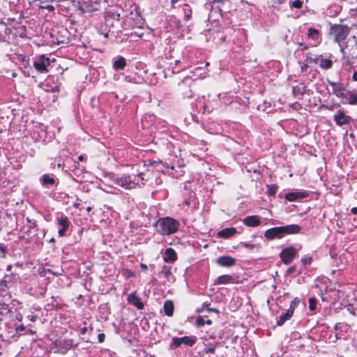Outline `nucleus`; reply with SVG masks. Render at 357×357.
<instances>
[{
    "instance_id": "473e14b6",
    "label": "nucleus",
    "mask_w": 357,
    "mask_h": 357,
    "mask_svg": "<svg viewBox=\"0 0 357 357\" xmlns=\"http://www.w3.org/2000/svg\"><path fill=\"white\" fill-rule=\"evenodd\" d=\"M277 187L275 185H269V196L274 195L276 193Z\"/></svg>"
},
{
    "instance_id": "5fc2aeb1",
    "label": "nucleus",
    "mask_w": 357,
    "mask_h": 357,
    "mask_svg": "<svg viewBox=\"0 0 357 357\" xmlns=\"http://www.w3.org/2000/svg\"><path fill=\"white\" fill-rule=\"evenodd\" d=\"M179 0H172V3H177Z\"/></svg>"
},
{
    "instance_id": "ea45409f",
    "label": "nucleus",
    "mask_w": 357,
    "mask_h": 357,
    "mask_svg": "<svg viewBox=\"0 0 357 357\" xmlns=\"http://www.w3.org/2000/svg\"><path fill=\"white\" fill-rule=\"evenodd\" d=\"M215 352V349L213 348V347H210V348H208L206 350V354H208V353H214Z\"/></svg>"
},
{
    "instance_id": "1a4fd4ad",
    "label": "nucleus",
    "mask_w": 357,
    "mask_h": 357,
    "mask_svg": "<svg viewBox=\"0 0 357 357\" xmlns=\"http://www.w3.org/2000/svg\"><path fill=\"white\" fill-rule=\"evenodd\" d=\"M328 84L332 87V93L340 98H345L344 89L340 82L328 81Z\"/></svg>"
},
{
    "instance_id": "c9c22d12",
    "label": "nucleus",
    "mask_w": 357,
    "mask_h": 357,
    "mask_svg": "<svg viewBox=\"0 0 357 357\" xmlns=\"http://www.w3.org/2000/svg\"><path fill=\"white\" fill-rule=\"evenodd\" d=\"M340 47V52L342 54L343 56L345 55V46L342 45V43H340V45H338Z\"/></svg>"
},
{
    "instance_id": "49530a36",
    "label": "nucleus",
    "mask_w": 357,
    "mask_h": 357,
    "mask_svg": "<svg viewBox=\"0 0 357 357\" xmlns=\"http://www.w3.org/2000/svg\"><path fill=\"white\" fill-rule=\"evenodd\" d=\"M215 2L220 3H224L227 0H213Z\"/></svg>"
},
{
    "instance_id": "412c9836",
    "label": "nucleus",
    "mask_w": 357,
    "mask_h": 357,
    "mask_svg": "<svg viewBox=\"0 0 357 357\" xmlns=\"http://www.w3.org/2000/svg\"><path fill=\"white\" fill-rule=\"evenodd\" d=\"M293 316V314L289 312L288 310L282 314H281L278 321H277V325L278 326H282L287 320L290 319L291 317Z\"/></svg>"
},
{
    "instance_id": "4c0bfd02",
    "label": "nucleus",
    "mask_w": 357,
    "mask_h": 357,
    "mask_svg": "<svg viewBox=\"0 0 357 357\" xmlns=\"http://www.w3.org/2000/svg\"><path fill=\"white\" fill-rule=\"evenodd\" d=\"M295 266H291L289 267L287 270V274H291L293 273L294 271H295Z\"/></svg>"
},
{
    "instance_id": "0eeeda50",
    "label": "nucleus",
    "mask_w": 357,
    "mask_h": 357,
    "mask_svg": "<svg viewBox=\"0 0 357 357\" xmlns=\"http://www.w3.org/2000/svg\"><path fill=\"white\" fill-rule=\"evenodd\" d=\"M351 119V116L347 115L343 109L338 110L333 116V120L338 126L349 125Z\"/></svg>"
},
{
    "instance_id": "f03ea898",
    "label": "nucleus",
    "mask_w": 357,
    "mask_h": 357,
    "mask_svg": "<svg viewBox=\"0 0 357 357\" xmlns=\"http://www.w3.org/2000/svg\"><path fill=\"white\" fill-rule=\"evenodd\" d=\"M301 230V227L298 225H289L283 227H277L269 229L270 238H281L287 234H298Z\"/></svg>"
},
{
    "instance_id": "9d476101",
    "label": "nucleus",
    "mask_w": 357,
    "mask_h": 357,
    "mask_svg": "<svg viewBox=\"0 0 357 357\" xmlns=\"http://www.w3.org/2000/svg\"><path fill=\"white\" fill-rule=\"evenodd\" d=\"M57 223L61 227V229H59L58 234L59 236L62 237L65 236V233L69 227V221L66 216H61L57 218Z\"/></svg>"
},
{
    "instance_id": "7c9ffc66",
    "label": "nucleus",
    "mask_w": 357,
    "mask_h": 357,
    "mask_svg": "<svg viewBox=\"0 0 357 357\" xmlns=\"http://www.w3.org/2000/svg\"><path fill=\"white\" fill-rule=\"evenodd\" d=\"M312 257H308L303 258L301 259V262L303 264V266H306V265L310 264L312 263Z\"/></svg>"
},
{
    "instance_id": "2eb2a0df",
    "label": "nucleus",
    "mask_w": 357,
    "mask_h": 357,
    "mask_svg": "<svg viewBox=\"0 0 357 357\" xmlns=\"http://www.w3.org/2000/svg\"><path fill=\"white\" fill-rule=\"evenodd\" d=\"M235 259L229 256L220 257L217 259V263L222 266H231L235 264Z\"/></svg>"
},
{
    "instance_id": "b1692460",
    "label": "nucleus",
    "mask_w": 357,
    "mask_h": 357,
    "mask_svg": "<svg viewBox=\"0 0 357 357\" xmlns=\"http://www.w3.org/2000/svg\"><path fill=\"white\" fill-rule=\"evenodd\" d=\"M232 280H233V278H232V277L231 275H224L220 276L217 279V283H218V284H228V283L231 282Z\"/></svg>"
},
{
    "instance_id": "6ab92c4d",
    "label": "nucleus",
    "mask_w": 357,
    "mask_h": 357,
    "mask_svg": "<svg viewBox=\"0 0 357 357\" xmlns=\"http://www.w3.org/2000/svg\"><path fill=\"white\" fill-rule=\"evenodd\" d=\"M174 310V303L172 301H167L165 302L164 310H165L166 315H167L169 317L172 316Z\"/></svg>"
},
{
    "instance_id": "c85d7f7f",
    "label": "nucleus",
    "mask_w": 357,
    "mask_h": 357,
    "mask_svg": "<svg viewBox=\"0 0 357 357\" xmlns=\"http://www.w3.org/2000/svg\"><path fill=\"white\" fill-rule=\"evenodd\" d=\"M206 319L202 316H199L196 319V325L197 327H202L206 324Z\"/></svg>"
},
{
    "instance_id": "3c124183",
    "label": "nucleus",
    "mask_w": 357,
    "mask_h": 357,
    "mask_svg": "<svg viewBox=\"0 0 357 357\" xmlns=\"http://www.w3.org/2000/svg\"><path fill=\"white\" fill-rule=\"evenodd\" d=\"M86 328H83L82 329L81 333H82V334H84V333H86Z\"/></svg>"
},
{
    "instance_id": "a18cd8bd",
    "label": "nucleus",
    "mask_w": 357,
    "mask_h": 357,
    "mask_svg": "<svg viewBox=\"0 0 357 357\" xmlns=\"http://www.w3.org/2000/svg\"><path fill=\"white\" fill-rule=\"evenodd\" d=\"M155 183H156L157 185L160 184L162 183V179L160 178H157L155 179Z\"/></svg>"
},
{
    "instance_id": "f8f14e48",
    "label": "nucleus",
    "mask_w": 357,
    "mask_h": 357,
    "mask_svg": "<svg viewBox=\"0 0 357 357\" xmlns=\"http://www.w3.org/2000/svg\"><path fill=\"white\" fill-rule=\"evenodd\" d=\"M195 342V340L188 336L183 337H174L173 339V344L175 347H179L181 344H185L188 346H192Z\"/></svg>"
},
{
    "instance_id": "9b49d317",
    "label": "nucleus",
    "mask_w": 357,
    "mask_h": 357,
    "mask_svg": "<svg viewBox=\"0 0 357 357\" xmlns=\"http://www.w3.org/2000/svg\"><path fill=\"white\" fill-rule=\"evenodd\" d=\"M128 302L135 307H136L138 310H142L144 308V303L142 302L141 298L136 294L135 292L130 294L128 296Z\"/></svg>"
},
{
    "instance_id": "13d9d810",
    "label": "nucleus",
    "mask_w": 357,
    "mask_h": 357,
    "mask_svg": "<svg viewBox=\"0 0 357 357\" xmlns=\"http://www.w3.org/2000/svg\"><path fill=\"white\" fill-rule=\"evenodd\" d=\"M86 210H87V211L89 212L91 210V207H88Z\"/></svg>"
},
{
    "instance_id": "6e6d98bb",
    "label": "nucleus",
    "mask_w": 357,
    "mask_h": 357,
    "mask_svg": "<svg viewBox=\"0 0 357 357\" xmlns=\"http://www.w3.org/2000/svg\"><path fill=\"white\" fill-rule=\"evenodd\" d=\"M11 269V265L7 266V271H10Z\"/></svg>"
},
{
    "instance_id": "e433bc0d",
    "label": "nucleus",
    "mask_w": 357,
    "mask_h": 357,
    "mask_svg": "<svg viewBox=\"0 0 357 357\" xmlns=\"http://www.w3.org/2000/svg\"><path fill=\"white\" fill-rule=\"evenodd\" d=\"M27 319L31 321H36L38 319V317L35 315H29Z\"/></svg>"
},
{
    "instance_id": "58836bf2",
    "label": "nucleus",
    "mask_w": 357,
    "mask_h": 357,
    "mask_svg": "<svg viewBox=\"0 0 357 357\" xmlns=\"http://www.w3.org/2000/svg\"><path fill=\"white\" fill-rule=\"evenodd\" d=\"M352 79L354 82H357V70H354L353 75H352Z\"/></svg>"
},
{
    "instance_id": "a19ab883",
    "label": "nucleus",
    "mask_w": 357,
    "mask_h": 357,
    "mask_svg": "<svg viewBox=\"0 0 357 357\" xmlns=\"http://www.w3.org/2000/svg\"><path fill=\"white\" fill-rule=\"evenodd\" d=\"M274 4H282L284 2V0H273Z\"/></svg>"
},
{
    "instance_id": "4468645a",
    "label": "nucleus",
    "mask_w": 357,
    "mask_h": 357,
    "mask_svg": "<svg viewBox=\"0 0 357 357\" xmlns=\"http://www.w3.org/2000/svg\"><path fill=\"white\" fill-rule=\"evenodd\" d=\"M243 222L245 225L248 227H256L260 224L261 220L260 218L257 215H251L245 218Z\"/></svg>"
},
{
    "instance_id": "864d4df0",
    "label": "nucleus",
    "mask_w": 357,
    "mask_h": 357,
    "mask_svg": "<svg viewBox=\"0 0 357 357\" xmlns=\"http://www.w3.org/2000/svg\"><path fill=\"white\" fill-rule=\"evenodd\" d=\"M78 159H79V160H83L84 156L83 155H79Z\"/></svg>"
},
{
    "instance_id": "f704fd0d",
    "label": "nucleus",
    "mask_w": 357,
    "mask_h": 357,
    "mask_svg": "<svg viewBox=\"0 0 357 357\" xmlns=\"http://www.w3.org/2000/svg\"><path fill=\"white\" fill-rule=\"evenodd\" d=\"M105 334L104 333H100L98 335V341L99 342H103L104 340H105Z\"/></svg>"
},
{
    "instance_id": "f257e3e1",
    "label": "nucleus",
    "mask_w": 357,
    "mask_h": 357,
    "mask_svg": "<svg viewBox=\"0 0 357 357\" xmlns=\"http://www.w3.org/2000/svg\"><path fill=\"white\" fill-rule=\"evenodd\" d=\"M180 224L176 220L166 217L158 220L155 223L156 231L161 235H171L177 231Z\"/></svg>"
},
{
    "instance_id": "09e8293b",
    "label": "nucleus",
    "mask_w": 357,
    "mask_h": 357,
    "mask_svg": "<svg viewBox=\"0 0 357 357\" xmlns=\"http://www.w3.org/2000/svg\"><path fill=\"white\" fill-rule=\"evenodd\" d=\"M207 310L209 311V312H218V310H216L215 309H213V308H208Z\"/></svg>"
},
{
    "instance_id": "5701e85b",
    "label": "nucleus",
    "mask_w": 357,
    "mask_h": 357,
    "mask_svg": "<svg viewBox=\"0 0 357 357\" xmlns=\"http://www.w3.org/2000/svg\"><path fill=\"white\" fill-rule=\"evenodd\" d=\"M347 103L351 105H357V91L347 92Z\"/></svg>"
},
{
    "instance_id": "c756f323",
    "label": "nucleus",
    "mask_w": 357,
    "mask_h": 357,
    "mask_svg": "<svg viewBox=\"0 0 357 357\" xmlns=\"http://www.w3.org/2000/svg\"><path fill=\"white\" fill-rule=\"evenodd\" d=\"M270 65H271L272 67L275 68L277 71H280L282 69V66L278 61H272L271 62H269V66Z\"/></svg>"
},
{
    "instance_id": "bf43d9fd",
    "label": "nucleus",
    "mask_w": 357,
    "mask_h": 357,
    "mask_svg": "<svg viewBox=\"0 0 357 357\" xmlns=\"http://www.w3.org/2000/svg\"><path fill=\"white\" fill-rule=\"evenodd\" d=\"M54 238H52V239L50 240V242H54Z\"/></svg>"
},
{
    "instance_id": "4be33fe9",
    "label": "nucleus",
    "mask_w": 357,
    "mask_h": 357,
    "mask_svg": "<svg viewBox=\"0 0 357 357\" xmlns=\"http://www.w3.org/2000/svg\"><path fill=\"white\" fill-rule=\"evenodd\" d=\"M305 90V85L303 83H299L293 87V93L294 96H298L302 95Z\"/></svg>"
},
{
    "instance_id": "20e7f679",
    "label": "nucleus",
    "mask_w": 357,
    "mask_h": 357,
    "mask_svg": "<svg viewBox=\"0 0 357 357\" xmlns=\"http://www.w3.org/2000/svg\"><path fill=\"white\" fill-rule=\"evenodd\" d=\"M114 182L119 186L126 189V190H131L137 188V185H139V183L136 181L135 179L132 180L130 176L128 175H123L121 177H116Z\"/></svg>"
},
{
    "instance_id": "6e6552de",
    "label": "nucleus",
    "mask_w": 357,
    "mask_h": 357,
    "mask_svg": "<svg viewBox=\"0 0 357 357\" xmlns=\"http://www.w3.org/2000/svg\"><path fill=\"white\" fill-rule=\"evenodd\" d=\"M50 65V59L42 55L40 58L33 62L34 68L40 73L47 71V66Z\"/></svg>"
},
{
    "instance_id": "603ef678",
    "label": "nucleus",
    "mask_w": 357,
    "mask_h": 357,
    "mask_svg": "<svg viewBox=\"0 0 357 357\" xmlns=\"http://www.w3.org/2000/svg\"><path fill=\"white\" fill-rule=\"evenodd\" d=\"M264 236L268 238V230L265 231Z\"/></svg>"
},
{
    "instance_id": "8fccbe9b",
    "label": "nucleus",
    "mask_w": 357,
    "mask_h": 357,
    "mask_svg": "<svg viewBox=\"0 0 357 357\" xmlns=\"http://www.w3.org/2000/svg\"><path fill=\"white\" fill-rule=\"evenodd\" d=\"M160 162H161L160 161H159V162L153 161V162H151V165H155V164H159V163H160Z\"/></svg>"
},
{
    "instance_id": "4d7b16f0",
    "label": "nucleus",
    "mask_w": 357,
    "mask_h": 357,
    "mask_svg": "<svg viewBox=\"0 0 357 357\" xmlns=\"http://www.w3.org/2000/svg\"><path fill=\"white\" fill-rule=\"evenodd\" d=\"M185 204L186 205H189V204H190V201H189V200L185 201Z\"/></svg>"
},
{
    "instance_id": "2f4dec72",
    "label": "nucleus",
    "mask_w": 357,
    "mask_h": 357,
    "mask_svg": "<svg viewBox=\"0 0 357 357\" xmlns=\"http://www.w3.org/2000/svg\"><path fill=\"white\" fill-rule=\"evenodd\" d=\"M138 176L140 178V180H141V184L139 183V186H140L141 185H144L146 181H147V178H146L144 177V174L142 172H139V173H138Z\"/></svg>"
},
{
    "instance_id": "aec40b11",
    "label": "nucleus",
    "mask_w": 357,
    "mask_h": 357,
    "mask_svg": "<svg viewBox=\"0 0 357 357\" xmlns=\"http://www.w3.org/2000/svg\"><path fill=\"white\" fill-rule=\"evenodd\" d=\"M307 36H308L309 38H311L312 40H313L314 41L315 44L319 43V33L318 30L310 27L308 29Z\"/></svg>"
},
{
    "instance_id": "052dcab7",
    "label": "nucleus",
    "mask_w": 357,
    "mask_h": 357,
    "mask_svg": "<svg viewBox=\"0 0 357 357\" xmlns=\"http://www.w3.org/2000/svg\"><path fill=\"white\" fill-rule=\"evenodd\" d=\"M16 76V74L15 73H13V77H15Z\"/></svg>"
},
{
    "instance_id": "c03bdc74",
    "label": "nucleus",
    "mask_w": 357,
    "mask_h": 357,
    "mask_svg": "<svg viewBox=\"0 0 357 357\" xmlns=\"http://www.w3.org/2000/svg\"><path fill=\"white\" fill-rule=\"evenodd\" d=\"M351 212L353 214H357V207H353V208L351 209Z\"/></svg>"
},
{
    "instance_id": "a211bd4d",
    "label": "nucleus",
    "mask_w": 357,
    "mask_h": 357,
    "mask_svg": "<svg viewBox=\"0 0 357 357\" xmlns=\"http://www.w3.org/2000/svg\"><path fill=\"white\" fill-rule=\"evenodd\" d=\"M176 258V254L172 248H167L165 252L164 260L165 261H172Z\"/></svg>"
},
{
    "instance_id": "393cba45",
    "label": "nucleus",
    "mask_w": 357,
    "mask_h": 357,
    "mask_svg": "<svg viewBox=\"0 0 357 357\" xmlns=\"http://www.w3.org/2000/svg\"><path fill=\"white\" fill-rule=\"evenodd\" d=\"M41 181L43 185H53L55 183V180L54 178L50 177L47 174H45L41 178Z\"/></svg>"
},
{
    "instance_id": "ddd939ff",
    "label": "nucleus",
    "mask_w": 357,
    "mask_h": 357,
    "mask_svg": "<svg viewBox=\"0 0 357 357\" xmlns=\"http://www.w3.org/2000/svg\"><path fill=\"white\" fill-rule=\"evenodd\" d=\"M315 62L319 66L324 70L329 69L333 66V61L330 59L324 58L322 56H318Z\"/></svg>"
},
{
    "instance_id": "cd10ccee",
    "label": "nucleus",
    "mask_w": 357,
    "mask_h": 357,
    "mask_svg": "<svg viewBox=\"0 0 357 357\" xmlns=\"http://www.w3.org/2000/svg\"><path fill=\"white\" fill-rule=\"evenodd\" d=\"M317 299L315 298H309V309L310 311H314L317 308Z\"/></svg>"
},
{
    "instance_id": "de8ad7c7",
    "label": "nucleus",
    "mask_w": 357,
    "mask_h": 357,
    "mask_svg": "<svg viewBox=\"0 0 357 357\" xmlns=\"http://www.w3.org/2000/svg\"><path fill=\"white\" fill-rule=\"evenodd\" d=\"M205 322L208 325H211L212 324V321L211 319H207V320H206Z\"/></svg>"
},
{
    "instance_id": "79ce46f5",
    "label": "nucleus",
    "mask_w": 357,
    "mask_h": 357,
    "mask_svg": "<svg viewBox=\"0 0 357 357\" xmlns=\"http://www.w3.org/2000/svg\"><path fill=\"white\" fill-rule=\"evenodd\" d=\"M140 267H141L142 271H143L147 270V268H148L147 266L144 264H141Z\"/></svg>"
},
{
    "instance_id": "39448f33",
    "label": "nucleus",
    "mask_w": 357,
    "mask_h": 357,
    "mask_svg": "<svg viewBox=\"0 0 357 357\" xmlns=\"http://www.w3.org/2000/svg\"><path fill=\"white\" fill-rule=\"evenodd\" d=\"M298 250L293 246L284 248L280 253V257L285 264H289L291 262L294 258L296 256Z\"/></svg>"
},
{
    "instance_id": "bb28decb",
    "label": "nucleus",
    "mask_w": 357,
    "mask_h": 357,
    "mask_svg": "<svg viewBox=\"0 0 357 357\" xmlns=\"http://www.w3.org/2000/svg\"><path fill=\"white\" fill-rule=\"evenodd\" d=\"M291 8H301L303 6V1L301 0H294L289 3Z\"/></svg>"
},
{
    "instance_id": "37998d69",
    "label": "nucleus",
    "mask_w": 357,
    "mask_h": 357,
    "mask_svg": "<svg viewBox=\"0 0 357 357\" xmlns=\"http://www.w3.org/2000/svg\"><path fill=\"white\" fill-rule=\"evenodd\" d=\"M245 246L249 249H252L255 247V245L252 244H245Z\"/></svg>"
},
{
    "instance_id": "7ed1b4c3",
    "label": "nucleus",
    "mask_w": 357,
    "mask_h": 357,
    "mask_svg": "<svg viewBox=\"0 0 357 357\" xmlns=\"http://www.w3.org/2000/svg\"><path fill=\"white\" fill-rule=\"evenodd\" d=\"M330 33L333 36L334 41L340 45V43H344L348 36L349 31L348 28L345 26L334 24L331 27Z\"/></svg>"
},
{
    "instance_id": "dca6fc26",
    "label": "nucleus",
    "mask_w": 357,
    "mask_h": 357,
    "mask_svg": "<svg viewBox=\"0 0 357 357\" xmlns=\"http://www.w3.org/2000/svg\"><path fill=\"white\" fill-rule=\"evenodd\" d=\"M236 232V229L234 227H228L223 229L220 230L218 233V236L219 237L223 238H227L230 236H233Z\"/></svg>"
},
{
    "instance_id": "a878e982",
    "label": "nucleus",
    "mask_w": 357,
    "mask_h": 357,
    "mask_svg": "<svg viewBox=\"0 0 357 357\" xmlns=\"http://www.w3.org/2000/svg\"><path fill=\"white\" fill-rule=\"evenodd\" d=\"M301 300L298 298H295L290 303L289 307L287 310L289 312L294 314V312L295 308L300 303Z\"/></svg>"
},
{
    "instance_id": "f3484780",
    "label": "nucleus",
    "mask_w": 357,
    "mask_h": 357,
    "mask_svg": "<svg viewBox=\"0 0 357 357\" xmlns=\"http://www.w3.org/2000/svg\"><path fill=\"white\" fill-rule=\"evenodd\" d=\"M126 66V60L124 57L120 56L113 63V68L115 70H123Z\"/></svg>"
},
{
    "instance_id": "423d86ee",
    "label": "nucleus",
    "mask_w": 357,
    "mask_h": 357,
    "mask_svg": "<svg viewBox=\"0 0 357 357\" xmlns=\"http://www.w3.org/2000/svg\"><path fill=\"white\" fill-rule=\"evenodd\" d=\"M309 192L305 190H295L285 195L284 198L289 202H298L309 197Z\"/></svg>"
},
{
    "instance_id": "72a5a7b5",
    "label": "nucleus",
    "mask_w": 357,
    "mask_h": 357,
    "mask_svg": "<svg viewBox=\"0 0 357 357\" xmlns=\"http://www.w3.org/2000/svg\"><path fill=\"white\" fill-rule=\"evenodd\" d=\"M184 12H185L184 19L185 20H189L191 18V13H192L191 10H188V12H186L185 10H184Z\"/></svg>"
}]
</instances>
